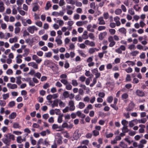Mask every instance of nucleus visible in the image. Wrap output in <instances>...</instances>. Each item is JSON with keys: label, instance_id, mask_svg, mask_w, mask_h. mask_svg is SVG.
<instances>
[{"label": "nucleus", "instance_id": "obj_8", "mask_svg": "<svg viewBox=\"0 0 148 148\" xmlns=\"http://www.w3.org/2000/svg\"><path fill=\"white\" fill-rule=\"evenodd\" d=\"M32 59L36 61L38 64L40 63L42 61V59L37 56L36 55H34L32 57Z\"/></svg>", "mask_w": 148, "mask_h": 148}, {"label": "nucleus", "instance_id": "obj_34", "mask_svg": "<svg viewBox=\"0 0 148 148\" xmlns=\"http://www.w3.org/2000/svg\"><path fill=\"white\" fill-rule=\"evenodd\" d=\"M13 127L14 128H20L21 126H20L19 123H13Z\"/></svg>", "mask_w": 148, "mask_h": 148}, {"label": "nucleus", "instance_id": "obj_24", "mask_svg": "<svg viewBox=\"0 0 148 148\" xmlns=\"http://www.w3.org/2000/svg\"><path fill=\"white\" fill-rule=\"evenodd\" d=\"M125 63H127L129 66H133L135 64V62L132 61L128 60L126 61Z\"/></svg>", "mask_w": 148, "mask_h": 148}, {"label": "nucleus", "instance_id": "obj_2", "mask_svg": "<svg viewBox=\"0 0 148 148\" xmlns=\"http://www.w3.org/2000/svg\"><path fill=\"white\" fill-rule=\"evenodd\" d=\"M4 137L2 139V141L3 143L7 146H9L11 142L8 134H5L4 135Z\"/></svg>", "mask_w": 148, "mask_h": 148}, {"label": "nucleus", "instance_id": "obj_10", "mask_svg": "<svg viewBox=\"0 0 148 148\" xmlns=\"http://www.w3.org/2000/svg\"><path fill=\"white\" fill-rule=\"evenodd\" d=\"M136 94L138 96L143 97L145 95V93L142 90L137 89L136 91Z\"/></svg>", "mask_w": 148, "mask_h": 148}, {"label": "nucleus", "instance_id": "obj_26", "mask_svg": "<svg viewBox=\"0 0 148 148\" xmlns=\"http://www.w3.org/2000/svg\"><path fill=\"white\" fill-rule=\"evenodd\" d=\"M51 2L49 1H48L45 7V10H48L49 8L51 7Z\"/></svg>", "mask_w": 148, "mask_h": 148}, {"label": "nucleus", "instance_id": "obj_22", "mask_svg": "<svg viewBox=\"0 0 148 148\" xmlns=\"http://www.w3.org/2000/svg\"><path fill=\"white\" fill-rule=\"evenodd\" d=\"M18 38L16 36H15L13 38H11L9 39V41L11 43H12L14 42H17Z\"/></svg>", "mask_w": 148, "mask_h": 148}, {"label": "nucleus", "instance_id": "obj_62", "mask_svg": "<svg viewBox=\"0 0 148 148\" xmlns=\"http://www.w3.org/2000/svg\"><path fill=\"white\" fill-rule=\"evenodd\" d=\"M95 4V2H92L90 3V8L93 9H95L96 8Z\"/></svg>", "mask_w": 148, "mask_h": 148}, {"label": "nucleus", "instance_id": "obj_7", "mask_svg": "<svg viewBox=\"0 0 148 148\" xmlns=\"http://www.w3.org/2000/svg\"><path fill=\"white\" fill-rule=\"evenodd\" d=\"M135 106V105L134 103L132 102H131L129 104L128 106L126 108V111L128 112L132 111Z\"/></svg>", "mask_w": 148, "mask_h": 148}, {"label": "nucleus", "instance_id": "obj_14", "mask_svg": "<svg viewBox=\"0 0 148 148\" xmlns=\"http://www.w3.org/2000/svg\"><path fill=\"white\" fill-rule=\"evenodd\" d=\"M88 23L87 21H78L76 23V25L78 26H82L84 24H86Z\"/></svg>", "mask_w": 148, "mask_h": 148}, {"label": "nucleus", "instance_id": "obj_60", "mask_svg": "<svg viewBox=\"0 0 148 148\" xmlns=\"http://www.w3.org/2000/svg\"><path fill=\"white\" fill-rule=\"evenodd\" d=\"M95 52V49L94 48H90L88 50V53L90 54H92Z\"/></svg>", "mask_w": 148, "mask_h": 148}, {"label": "nucleus", "instance_id": "obj_6", "mask_svg": "<svg viewBox=\"0 0 148 148\" xmlns=\"http://www.w3.org/2000/svg\"><path fill=\"white\" fill-rule=\"evenodd\" d=\"M92 73L94 74L95 76V78H99L101 75V74L98 71L97 68L94 69L92 70Z\"/></svg>", "mask_w": 148, "mask_h": 148}, {"label": "nucleus", "instance_id": "obj_53", "mask_svg": "<svg viewBox=\"0 0 148 148\" xmlns=\"http://www.w3.org/2000/svg\"><path fill=\"white\" fill-rule=\"evenodd\" d=\"M125 71L127 73H130L132 72L133 70L131 67H129L128 68L125 69Z\"/></svg>", "mask_w": 148, "mask_h": 148}, {"label": "nucleus", "instance_id": "obj_52", "mask_svg": "<svg viewBox=\"0 0 148 148\" xmlns=\"http://www.w3.org/2000/svg\"><path fill=\"white\" fill-rule=\"evenodd\" d=\"M62 115H60L58 118V122L59 123H61L62 121Z\"/></svg>", "mask_w": 148, "mask_h": 148}, {"label": "nucleus", "instance_id": "obj_37", "mask_svg": "<svg viewBox=\"0 0 148 148\" xmlns=\"http://www.w3.org/2000/svg\"><path fill=\"white\" fill-rule=\"evenodd\" d=\"M65 85L66 86V90H70L71 89L72 86L70 83H68Z\"/></svg>", "mask_w": 148, "mask_h": 148}, {"label": "nucleus", "instance_id": "obj_64", "mask_svg": "<svg viewBox=\"0 0 148 148\" xmlns=\"http://www.w3.org/2000/svg\"><path fill=\"white\" fill-rule=\"evenodd\" d=\"M13 73L12 70L11 69H8L6 72V73L7 75H12Z\"/></svg>", "mask_w": 148, "mask_h": 148}, {"label": "nucleus", "instance_id": "obj_42", "mask_svg": "<svg viewBox=\"0 0 148 148\" xmlns=\"http://www.w3.org/2000/svg\"><path fill=\"white\" fill-rule=\"evenodd\" d=\"M16 6V5H15L12 7V13L14 15L16 14L17 13V10L15 8Z\"/></svg>", "mask_w": 148, "mask_h": 148}, {"label": "nucleus", "instance_id": "obj_55", "mask_svg": "<svg viewBox=\"0 0 148 148\" xmlns=\"http://www.w3.org/2000/svg\"><path fill=\"white\" fill-rule=\"evenodd\" d=\"M116 104H110V106L113 108H114L116 110H117L118 109V108Z\"/></svg>", "mask_w": 148, "mask_h": 148}, {"label": "nucleus", "instance_id": "obj_12", "mask_svg": "<svg viewBox=\"0 0 148 148\" xmlns=\"http://www.w3.org/2000/svg\"><path fill=\"white\" fill-rule=\"evenodd\" d=\"M85 44L91 47H94L95 45V43L93 41H90L88 40H86L84 42Z\"/></svg>", "mask_w": 148, "mask_h": 148}, {"label": "nucleus", "instance_id": "obj_46", "mask_svg": "<svg viewBox=\"0 0 148 148\" xmlns=\"http://www.w3.org/2000/svg\"><path fill=\"white\" fill-rule=\"evenodd\" d=\"M128 12L129 13H130L131 15H134L135 14V12L132 8H130L129 9Z\"/></svg>", "mask_w": 148, "mask_h": 148}, {"label": "nucleus", "instance_id": "obj_57", "mask_svg": "<svg viewBox=\"0 0 148 148\" xmlns=\"http://www.w3.org/2000/svg\"><path fill=\"white\" fill-rule=\"evenodd\" d=\"M63 133L64 137L66 138H69L70 137L67 131H65Z\"/></svg>", "mask_w": 148, "mask_h": 148}, {"label": "nucleus", "instance_id": "obj_32", "mask_svg": "<svg viewBox=\"0 0 148 148\" xmlns=\"http://www.w3.org/2000/svg\"><path fill=\"white\" fill-rule=\"evenodd\" d=\"M128 97V95L127 93H124L121 95V98L122 100H124L127 99Z\"/></svg>", "mask_w": 148, "mask_h": 148}, {"label": "nucleus", "instance_id": "obj_35", "mask_svg": "<svg viewBox=\"0 0 148 148\" xmlns=\"http://www.w3.org/2000/svg\"><path fill=\"white\" fill-rule=\"evenodd\" d=\"M85 104L82 102H80L78 104L79 108L80 109H82L85 107Z\"/></svg>", "mask_w": 148, "mask_h": 148}, {"label": "nucleus", "instance_id": "obj_13", "mask_svg": "<svg viewBox=\"0 0 148 148\" xmlns=\"http://www.w3.org/2000/svg\"><path fill=\"white\" fill-rule=\"evenodd\" d=\"M27 64L29 66H32L34 69H37L38 68V64L35 62H30L28 63Z\"/></svg>", "mask_w": 148, "mask_h": 148}, {"label": "nucleus", "instance_id": "obj_47", "mask_svg": "<svg viewBox=\"0 0 148 148\" xmlns=\"http://www.w3.org/2000/svg\"><path fill=\"white\" fill-rule=\"evenodd\" d=\"M103 16L105 19H107L109 18V14L107 12H104L103 14Z\"/></svg>", "mask_w": 148, "mask_h": 148}, {"label": "nucleus", "instance_id": "obj_44", "mask_svg": "<svg viewBox=\"0 0 148 148\" xmlns=\"http://www.w3.org/2000/svg\"><path fill=\"white\" fill-rule=\"evenodd\" d=\"M147 121V120L146 118H143L140 119H139V123H142L144 124Z\"/></svg>", "mask_w": 148, "mask_h": 148}, {"label": "nucleus", "instance_id": "obj_23", "mask_svg": "<svg viewBox=\"0 0 148 148\" xmlns=\"http://www.w3.org/2000/svg\"><path fill=\"white\" fill-rule=\"evenodd\" d=\"M119 146L121 148H128L127 145L123 141L120 142Z\"/></svg>", "mask_w": 148, "mask_h": 148}, {"label": "nucleus", "instance_id": "obj_38", "mask_svg": "<svg viewBox=\"0 0 148 148\" xmlns=\"http://www.w3.org/2000/svg\"><path fill=\"white\" fill-rule=\"evenodd\" d=\"M15 102L14 101L10 102L8 104V106L10 108H12L15 105Z\"/></svg>", "mask_w": 148, "mask_h": 148}, {"label": "nucleus", "instance_id": "obj_31", "mask_svg": "<svg viewBox=\"0 0 148 148\" xmlns=\"http://www.w3.org/2000/svg\"><path fill=\"white\" fill-rule=\"evenodd\" d=\"M122 12V10L119 8L116 9L115 11V13L116 15H118L121 14Z\"/></svg>", "mask_w": 148, "mask_h": 148}, {"label": "nucleus", "instance_id": "obj_50", "mask_svg": "<svg viewBox=\"0 0 148 148\" xmlns=\"http://www.w3.org/2000/svg\"><path fill=\"white\" fill-rule=\"evenodd\" d=\"M24 2L23 0H17L16 1V4L18 5L21 6L22 4Z\"/></svg>", "mask_w": 148, "mask_h": 148}, {"label": "nucleus", "instance_id": "obj_18", "mask_svg": "<svg viewBox=\"0 0 148 148\" xmlns=\"http://www.w3.org/2000/svg\"><path fill=\"white\" fill-rule=\"evenodd\" d=\"M98 21H99L98 24L100 25H104L106 23L103 20L102 17H100L98 18Z\"/></svg>", "mask_w": 148, "mask_h": 148}, {"label": "nucleus", "instance_id": "obj_56", "mask_svg": "<svg viewBox=\"0 0 148 148\" xmlns=\"http://www.w3.org/2000/svg\"><path fill=\"white\" fill-rule=\"evenodd\" d=\"M121 123L123 126H126L128 124V122L125 120H123L121 121Z\"/></svg>", "mask_w": 148, "mask_h": 148}, {"label": "nucleus", "instance_id": "obj_9", "mask_svg": "<svg viewBox=\"0 0 148 148\" xmlns=\"http://www.w3.org/2000/svg\"><path fill=\"white\" fill-rule=\"evenodd\" d=\"M107 33L106 32H104L100 33L98 35L99 39L102 40L106 36Z\"/></svg>", "mask_w": 148, "mask_h": 148}, {"label": "nucleus", "instance_id": "obj_49", "mask_svg": "<svg viewBox=\"0 0 148 148\" xmlns=\"http://www.w3.org/2000/svg\"><path fill=\"white\" fill-rule=\"evenodd\" d=\"M67 3L70 4L72 5L75 4V2L73 0H66Z\"/></svg>", "mask_w": 148, "mask_h": 148}, {"label": "nucleus", "instance_id": "obj_30", "mask_svg": "<svg viewBox=\"0 0 148 148\" xmlns=\"http://www.w3.org/2000/svg\"><path fill=\"white\" fill-rule=\"evenodd\" d=\"M133 8L136 11H138L141 8V7L138 6V4L134 5Z\"/></svg>", "mask_w": 148, "mask_h": 148}, {"label": "nucleus", "instance_id": "obj_20", "mask_svg": "<svg viewBox=\"0 0 148 148\" xmlns=\"http://www.w3.org/2000/svg\"><path fill=\"white\" fill-rule=\"evenodd\" d=\"M87 30L90 32H95L94 29H93L92 25L91 24L88 25L87 27Z\"/></svg>", "mask_w": 148, "mask_h": 148}, {"label": "nucleus", "instance_id": "obj_51", "mask_svg": "<svg viewBox=\"0 0 148 148\" xmlns=\"http://www.w3.org/2000/svg\"><path fill=\"white\" fill-rule=\"evenodd\" d=\"M113 100V97L112 96H110L108 97L107 100V101L110 103H111Z\"/></svg>", "mask_w": 148, "mask_h": 148}, {"label": "nucleus", "instance_id": "obj_16", "mask_svg": "<svg viewBox=\"0 0 148 148\" xmlns=\"http://www.w3.org/2000/svg\"><path fill=\"white\" fill-rule=\"evenodd\" d=\"M7 86L9 88L12 89L16 88L17 87V86L16 84H12L10 83H8L7 84Z\"/></svg>", "mask_w": 148, "mask_h": 148}, {"label": "nucleus", "instance_id": "obj_33", "mask_svg": "<svg viewBox=\"0 0 148 148\" xmlns=\"http://www.w3.org/2000/svg\"><path fill=\"white\" fill-rule=\"evenodd\" d=\"M89 143V141L88 140H84L80 143L81 145H88Z\"/></svg>", "mask_w": 148, "mask_h": 148}, {"label": "nucleus", "instance_id": "obj_21", "mask_svg": "<svg viewBox=\"0 0 148 148\" xmlns=\"http://www.w3.org/2000/svg\"><path fill=\"white\" fill-rule=\"evenodd\" d=\"M88 32L86 30H85L84 31L82 36L83 39H86L88 38Z\"/></svg>", "mask_w": 148, "mask_h": 148}, {"label": "nucleus", "instance_id": "obj_58", "mask_svg": "<svg viewBox=\"0 0 148 148\" xmlns=\"http://www.w3.org/2000/svg\"><path fill=\"white\" fill-rule=\"evenodd\" d=\"M123 115L126 119H129L130 117L129 112L124 113H123Z\"/></svg>", "mask_w": 148, "mask_h": 148}, {"label": "nucleus", "instance_id": "obj_40", "mask_svg": "<svg viewBox=\"0 0 148 148\" xmlns=\"http://www.w3.org/2000/svg\"><path fill=\"white\" fill-rule=\"evenodd\" d=\"M21 77L20 76H19L16 77V83L18 85L20 84L21 82Z\"/></svg>", "mask_w": 148, "mask_h": 148}, {"label": "nucleus", "instance_id": "obj_59", "mask_svg": "<svg viewBox=\"0 0 148 148\" xmlns=\"http://www.w3.org/2000/svg\"><path fill=\"white\" fill-rule=\"evenodd\" d=\"M109 32L111 35L114 34L116 32V31L114 29H110Z\"/></svg>", "mask_w": 148, "mask_h": 148}, {"label": "nucleus", "instance_id": "obj_27", "mask_svg": "<svg viewBox=\"0 0 148 148\" xmlns=\"http://www.w3.org/2000/svg\"><path fill=\"white\" fill-rule=\"evenodd\" d=\"M16 116V114L15 112H12L9 116V118L12 119L15 118Z\"/></svg>", "mask_w": 148, "mask_h": 148}, {"label": "nucleus", "instance_id": "obj_61", "mask_svg": "<svg viewBox=\"0 0 148 148\" xmlns=\"http://www.w3.org/2000/svg\"><path fill=\"white\" fill-rule=\"evenodd\" d=\"M35 24L39 27H41L42 26V23L40 21H38L35 23Z\"/></svg>", "mask_w": 148, "mask_h": 148}, {"label": "nucleus", "instance_id": "obj_39", "mask_svg": "<svg viewBox=\"0 0 148 148\" xmlns=\"http://www.w3.org/2000/svg\"><path fill=\"white\" fill-rule=\"evenodd\" d=\"M139 51H134L130 53V54L133 56H136L139 53Z\"/></svg>", "mask_w": 148, "mask_h": 148}, {"label": "nucleus", "instance_id": "obj_36", "mask_svg": "<svg viewBox=\"0 0 148 148\" xmlns=\"http://www.w3.org/2000/svg\"><path fill=\"white\" fill-rule=\"evenodd\" d=\"M63 95L65 98H67L69 97V92L67 91H65L63 93Z\"/></svg>", "mask_w": 148, "mask_h": 148}, {"label": "nucleus", "instance_id": "obj_25", "mask_svg": "<svg viewBox=\"0 0 148 148\" xmlns=\"http://www.w3.org/2000/svg\"><path fill=\"white\" fill-rule=\"evenodd\" d=\"M24 51L25 53L23 54V56L25 57L29 54V49L26 48L24 49Z\"/></svg>", "mask_w": 148, "mask_h": 148}, {"label": "nucleus", "instance_id": "obj_28", "mask_svg": "<svg viewBox=\"0 0 148 148\" xmlns=\"http://www.w3.org/2000/svg\"><path fill=\"white\" fill-rule=\"evenodd\" d=\"M119 31L122 33L125 34L126 33V29L123 28H121L119 29Z\"/></svg>", "mask_w": 148, "mask_h": 148}, {"label": "nucleus", "instance_id": "obj_19", "mask_svg": "<svg viewBox=\"0 0 148 148\" xmlns=\"http://www.w3.org/2000/svg\"><path fill=\"white\" fill-rule=\"evenodd\" d=\"M55 41L58 45H60L62 43V41L60 38L59 36L56 37Z\"/></svg>", "mask_w": 148, "mask_h": 148}, {"label": "nucleus", "instance_id": "obj_54", "mask_svg": "<svg viewBox=\"0 0 148 148\" xmlns=\"http://www.w3.org/2000/svg\"><path fill=\"white\" fill-rule=\"evenodd\" d=\"M128 48L130 50L135 49V45L133 44H131L129 46Z\"/></svg>", "mask_w": 148, "mask_h": 148}, {"label": "nucleus", "instance_id": "obj_11", "mask_svg": "<svg viewBox=\"0 0 148 148\" xmlns=\"http://www.w3.org/2000/svg\"><path fill=\"white\" fill-rule=\"evenodd\" d=\"M26 140V138L24 137L22 138L21 136H18L16 138V141L18 143H21L23 141H25Z\"/></svg>", "mask_w": 148, "mask_h": 148}, {"label": "nucleus", "instance_id": "obj_63", "mask_svg": "<svg viewBox=\"0 0 148 148\" xmlns=\"http://www.w3.org/2000/svg\"><path fill=\"white\" fill-rule=\"evenodd\" d=\"M86 79V77L84 76H82L79 78V80L82 82H83L85 81Z\"/></svg>", "mask_w": 148, "mask_h": 148}, {"label": "nucleus", "instance_id": "obj_3", "mask_svg": "<svg viewBox=\"0 0 148 148\" xmlns=\"http://www.w3.org/2000/svg\"><path fill=\"white\" fill-rule=\"evenodd\" d=\"M126 50L125 47L123 45H121L120 47L115 49V52L119 54H121L122 51H125Z\"/></svg>", "mask_w": 148, "mask_h": 148}, {"label": "nucleus", "instance_id": "obj_45", "mask_svg": "<svg viewBox=\"0 0 148 148\" xmlns=\"http://www.w3.org/2000/svg\"><path fill=\"white\" fill-rule=\"evenodd\" d=\"M8 134L10 140L12 139L13 140H15V136L14 135L11 134L10 133H8Z\"/></svg>", "mask_w": 148, "mask_h": 148}, {"label": "nucleus", "instance_id": "obj_15", "mask_svg": "<svg viewBox=\"0 0 148 148\" xmlns=\"http://www.w3.org/2000/svg\"><path fill=\"white\" fill-rule=\"evenodd\" d=\"M114 20L117 26H119L121 25V23L120 21V18L118 16L115 17L114 18Z\"/></svg>", "mask_w": 148, "mask_h": 148}, {"label": "nucleus", "instance_id": "obj_41", "mask_svg": "<svg viewBox=\"0 0 148 148\" xmlns=\"http://www.w3.org/2000/svg\"><path fill=\"white\" fill-rule=\"evenodd\" d=\"M52 128L53 129L55 130L57 129H61V126H59L57 124H53L52 126Z\"/></svg>", "mask_w": 148, "mask_h": 148}, {"label": "nucleus", "instance_id": "obj_4", "mask_svg": "<svg viewBox=\"0 0 148 148\" xmlns=\"http://www.w3.org/2000/svg\"><path fill=\"white\" fill-rule=\"evenodd\" d=\"M79 130H76L74 132L73 135L72 141L74 140H77L80 137V136L79 134Z\"/></svg>", "mask_w": 148, "mask_h": 148}, {"label": "nucleus", "instance_id": "obj_48", "mask_svg": "<svg viewBox=\"0 0 148 148\" xmlns=\"http://www.w3.org/2000/svg\"><path fill=\"white\" fill-rule=\"evenodd\" d=\"M128 129L127 126H123L122 128V131L123 133L127 132L128 131Z\"/></svg>", "mask_w": 148, "mask_h": 148}, {"label": "nucleus", "instance_id": "obj_1", "mask_svg": "<svg viewBox=\"0 0 148 148\" xmlns=\"http://www.w3.org/2000/svg\"><path fill=\"white\" fill-rule=\"evenodd\" d=\"M75 109V107L74 101L71 100L69 101L68 106L66 107L63 110L62 112L63 113H65L69 111H73Z\"/></svg>", "mask_w": 148, "mask_h": 148}, {"label": "nucleus", "instance_id": "obj_43", "mask_svg": "<svg viewBox=\"0 0 148 148\" xmlns=\"http://www.w3.org/2000/svg\"><path fill=\"white\" fill-rule=\"evenodd\" d=\"M58 106V102L57 100H54L53 101V103L51 105V106L52 108H54L55 106Z\"/></svg>", "mask_w": 148, "mask_h": 148}, {"label": "nucleus", "instance_id": "obj_29", "mask_svg": "<svg viewBox=\"0 0 148 148\" xmlns=\"http://www.w3.org/2000/svg\"><path fill=\"white\" fill-rule=\"evenodd\" d=\"M25 81L29 82V84L30 86H35V84L31 80L30 78H28L27 80H26Z\"/></svg>", "mask_w": 148, "mask_h": 148}, {"label": "nucleus", "instance_id": "obj_5", "mask_svg": "<svg viewBox=\"0 0 148 148\" xmlns=\"http://www.w3.org/2000/svg\"><path fill=\"white\" fill-rule=\"evenodd\" d=\"M27 30L29 32L32 34L34 32V31H37L38 28L35 26L33 25L29 26L27 28Z\"/></svg>", "mask_w": 148, "mask_h": 148}, {"label": "nucleus", "instance_id": "obj_17", "mask_svg": "<svg viewBox=\"0 0 148 148\" xmlns=\"http://www.w3.org/2000/svg\"><path fill=\"white\" fill-rule=\"evenodd\" d=\"M33 7L32 10L34 12H36L38 10L39 8V6L37 3H33Z\"/></svg>", "mask_w": 148, "mask_h": 148}]
</instances>
